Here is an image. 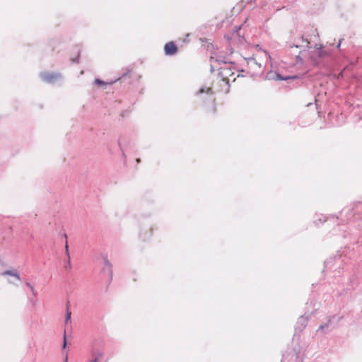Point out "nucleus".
Here are the masks:
<instances>
[{"instance_id": "nucleus-3", "label": "nucleus", "mask_w": 362, "mask_h": 362, "mask_svg": "<svg viewBox=\"0 0 362 362\" xmlns=\"http://www.w3.org/2000/svg\"><path fill=\"white\" fill-rule=\"evenodd\" d=\"M59 74L52 72H44L41 74L42 79L48 83H51L59 78Z\"/></svg>"}, {"instance_id": "nucleus-6", "label": "nucleus", "mask_w": 362, "mask_h": 362, "mask_svg": "<svg viewBox=\"0 0 362 362\" xmlns=\"http://www.w3.org/2000/svg\"><path fill=\"white\" fill-rule=\"evenodd\" d=\"M2 274L4 276H6V275L12 276L15 277L16 279V280H18V281H21L20 275L17 272H15L11 271V270H7V271L4 272Z\"/></svg>"}, {"instance_id": "nucleus-10", "label": "nucleus", "mask_w": 362, "mask_h": 362, "mask_svg": "<svg viewBox=\"0 0 362 362\" xmlns=\"http://www.w3.org/2000/svg\"><path fill=\"white\" fill-rule=\"evenodd\" d=\"M95 82L96 83H98V84H103V83H104V82H103V81H100V80H99V79H96V80L95 81Z\"/></svg>"}, {"instance_id": "nucleus-1", "label": "nucleus", "mask_w": 362, "mask_h": 362, "mask_svg": "<svg viewBox=\"0 0 362 362\" xmlns=\"http://www.w3.org/2000/svg\"><path fill=\"white\" fill-rule=\"evenodd\" d=\"M234 65L231 63L223 62L221 66L218 69V77L213 83L210 89H214L218 93H228L229 91V83L234 82L236 76H239V74L234 71Z\"/></svg>"}, {"instance_id": "nucleus-12", "label": "nucleus", "mask_w": 362, "mask_h": 362, "mask_svg": "<svg viewBox=\"0 0 362 362\" xmlns=\"http://www.w3.org/2000/svg\"><path fill=\"white\" fill-rule=\"evenodd\" d=\"M216 111V106H215V105H214L213 106L212 112L214 113Z\"/></svg>"}, {"instance_id": "nucleus-2", "label": "nucleus", "mask_w": 362, "mask_h": 362, "mask_svg": "<svg viewBox=\"0 0 362 362\" xmlns=\"http://www.w3.org/2000/svg\"><path fill=\"white\" fill-rule=\"evenodd\" d=\"M329 52L323 49L321 45H315V49L310 52V59L315 64H318L320 61L327 57Z\"/></svg>"}, {"instance_id": "nucleus-8", "label": "nucleus", "mask_w": 362, "mask_h": 362, "mask_svg": "<svg viewBox=\"0 0 362 362\" xmlns=\"http://www.w3.org/2000/svg\"><path fill=\"white\" fill-rule=\"evenodd\" d=\"M310 33H311L312 35H313L314 37H318V35H317V30H316L315 28H314L311 27V28H310Z\"/></svg>"}, {"instance_id": "nucleus-13", "label": "nucleus", "mask_w": 362, "mask_h": 362, "mask_svg": "<svg viewBox=\"0 0 362 362\" xmlns=\"http://www.w3.org/2000/svg\"><path fill=\"white\" fill-rule=\"evenodd\" d=\"M264 56H265V57H266V58L269 57V56L267 54V52H264Z\"/></svg>"}, {"instance_id": "nucleus-4", "label": "nucleus", "mask_w": 362, "mask_h": 362, "mask_svg": "<svg viewBox=\"0 0 362 362\" xmlns=\"http://www.w3.org/2000/svg\"><path fill=\"white\" fill-rule=\"evenodd\" d=\"M164 51L166 55H173L177 52V47L175 42H169L165 45Z\"/></svg>"}, {"instance_id": "nucleus-14", "label": "nucleus", "mask_w": 362, "mask_h": 362, "mask_svg": "<svg viewBox=\"0 0 362 362\" xmlns=\"http://www.w3.org/2000/svg\"><path fill=\"white\" fill-rule=\"evenodd\" d=\"M66 247V252L68 253V245H67V243L66 244V247Z\"/></svg>"}, {"instance_id": "nucleus-9", "label": "nucleus", "mask_w": 362, "mask_h": 362, "mask_svg": "<svg viewBox=\"0 0 362 362\" xmlns=\"http://www.w3.org/2000/svg\"><path fill=\"white\" fill-rule=\"evenodd\" d=\"M310 40L307 37H305V36H302V40L303 42H305L306 43V45L308 46V45L310 43Z\"/></svg>"}, {"instance_id": "nucleus-7", "label": "nucleus", "mask_w": 362, "mask_h": 362, "mask_svg": "<svg viewBox=\"0 0 362 362\" xmlns=\"http://www.w3.org/2000/svg\"><path fill=\"white\" fill-rule=\"evenodd\" d=\"M71 313L69 309V305H67L66 312V322H67L71 319Z\"/></svg>"}, {"instance_id": "nucleus-11", "label": "nucleus", "mask_w": 362, "mask_h": 362, "mask_svg": "<svg viewBox=\"0 0 362 362\" xmlns=\"http://www.w3.org/2000/svg\"><path fill=\"white\" fill-rule=\"evenodd\" d=\"M66 346V336L64 337V344H63V348L64 349Z\"/></svg>"}, {"instance_id": "nucleus-5", "label": "nucleus", "mask_w": 362, "mask_h": 362, "mask_svg": "<svg viewBox=\"0 0 362 362\" xmlns=\"http://www.w3.org/2000/svg\"><path fill=\"white\" fill-rule=\"evenodd\" d=\"M103 357V353L102 351L94 352L92 355V359L90 362H100Z\"/></svg>"}, {"instance_id": "nucleus-15", "label": "nucleus", "mask_w": 362, "mask_h": 362, "mask_svg": "<svg viewBox=\"0 0 362 362\" xmlns=\"http://www.w3.org/2000/svg\"><path fill=\"white\" fill-rule=\"evenodd\" d=\"M68 361V358H67V355L66 356V358H65V362H67Z\"/></svg>"}]
</instances>
